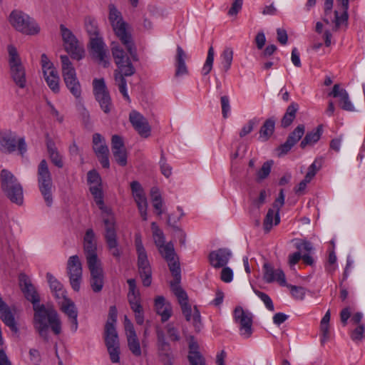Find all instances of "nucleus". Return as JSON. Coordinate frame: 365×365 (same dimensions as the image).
I'll return each instance as SVG.
<instances>
[{"mask_svg": "<svg viewBox=\"0 0 365 365\" xmlns=\"http://www.w3.org/2000/svg\"><path fill=\"white\" fill-rule=\"evenodd\" d=\"M88 182L90 184V191L94 197L95 202L101 210V218L105 230L104 238L108 249L114 257L119 259L121 251L119 249L117 240L115 217L112 210L104 205L101 178L96 170H91L88 173Z\"/></svg>", "mask_w": 365, "mask_h": 365, "instance_id": "nucleus-1", "label": "nucleus"}, {"mask_svg": "<svg viewBox=\"0 0 365 365\" xmlns=\"http://www.w3.org/2000/svg\"><path fill=\"white\" fill-rule=\"evenodd\" d=\"M34 327L39 336L48 340L49 328L56 335L61 332V321L57 312L51 306L34 305Z\"/></svg>", "mask_w": 365, "mask_h": 365, "instance_id": "nucleus-2", "label": "nucleus"}, {"mask_svg": "<svg viewBox=\"0 0 365 365\" xmlns=\"http://www.w3.org/2000/svg\"><path fill=\"white\" fill-rule=\"evenodd\" d=\"M111 46L112 55L117 66V68L113 72L115 85L118 86L123 98L130 101V99L127 91V81L125 77L133 75L135 69L130 58L118 43L113 42Z\"/></svg>", "mask_w": 365, "mask_h": 365, "instance_id": "nucleus-3", "label": "nucleus"}, {"mask_svg": "<svg viewBox=\"0 0 365 365\" xmlns=\"http://www.w3.org/2000/svg\"><path fill=\"white\" fill-rule=\"evenodd\" d=\"M108 19L116 36L125 47L131 58L134 61H137L136 47L129 30V26L123 21L121 13L112 4L109 5Z\"/></svg>", "mask_w": 365, "mask_h": 365, "instance_id": "nucleus-4", "label": "nucleus"}, {"mask_svg": "<svg viewBox=\"0 0 365 365\" xmlns=\"http://www.w3.org/2000/svg\"><path fill=\"white\" fill-rule=\"evenodd\" d=\"M174 280L170 282L171 289L178 299L182 313L186 321L191 322L197 331H200L202 324L201 322L200 313L196 307L192 308L188 302V297L186 292L180 286V273L178 278L173 277Z\"/></svg>", "mask_w": 365, "mask_h": 365, "instance_id": "nucleus-5", "label": "nucleus"}, {"mask_svg": "<svg viewBox=\"0 0 365 365\" xmlns=\"http://www.w3.org/2000/svg\"><path fill=\"white\" fill-rule=\"evenodd\" d=\"M116 319V307L111 306L109 309L108 320L105 325L104 339L110 359L113 363H118L120 361V342L115 327Z\"/></svg>", "mask_w": 365, "mask_h": 365, "instance_id": "nucleus-6", "label": "nucleus"}, {"mask_svg": "<svg viewBox=\"0 0 365 365\" xmlns=\"http://www.w3.org/2000/svg\"><path fill=\"white\" fill-rule=\"evenodd\" d=\"M1 187L6 196L14 203L23 204V187L17 178L8 170L3 169L0 174Z\"/></svg>", "mask_w": 365, "mask_h": 365, "instance_id": "nucleus-7", "label": "nucleus"}, {"mask_svg": "<svg viewBox=\"0 0 365 365\" xmlns=\"http://www.w3.org/2000/svg\"><path fill=\"white\" fill-rule=\"evenodd\" d=\"M9 21L15 30L25 35H36L40 31V26L36 21L20 10L12 11Z\"/></svg>", "mask_w": 365, "mask_h": 365, "instance_id": "nucleus-8", "label": "nucleus"}, {"mask_svg": "<svg viewBox=\"0 0 365 365\" xmlns=\"http://www.w3.org/2000/svg\"><path fill=\"white\" fill-rule=\"evenodd\" d=\"M9 66L10 76L16 86L20 88L26 86V74L24 66L15 46H8Z\"/></svg>", "mask_w": 365, "mask_h": 365, "instance_id": "nucleus-9", "label": "nucleus"}, {"mask_svg": "<svg viewBox=\"0 0 365 365\" xmlns=\"http://www.w3.org/2000/svg\"><path fill=\"white\" fill-rule=\"evenodd\" d=\"M63 81L71 93L76 98L81 96V86L77 78L76 69L69 58L66 55L60 56Z\"/></svg>", "mask_w": 365, "mask_h": 365, "instance_id": "nucleus-10", "label": "nucleus"}, {"mask_svg": "<svg viewBox=\"0 0 365 365\" xmlns=\"http://www.w3.org/2000/svg\"><path fill=\"white\" fill-rule=\"evenodd\" d=\"M37 180L39 190L46 205L50 207L53 203V182L51 175L46 160H42L37 170Z\"/></svg>", "mask_w": 365, "mask_h": 365, "instance_id": "nucleus-11", "label": "nucleus"}, {"mask_svg": "<svg viewBox=\"0 0 365 365\" xmlns=\"http://www.w3.org/2000/svg\"><path fill=\"white\" fill-rule=\"evenodd\" d=\"M334 0H325L324 2V21L327 24L330 21L334 24V30L336 31L341 26L346 25L348 21V9H349V0H337L339 4V8L334 11V16L333 19L331 17V9L333 6Z\"/></svg>", "mask_w": 365, "mask_h": 365, "instance_id": "nucleus-12", "label": "nucleus"}, {"mask_svg": "<svg viewBox=\"0 0 365 365\" xmlns=\"http://www.w3.org/2000/svg\"><path fill=\"white\" fill-rule=\"evenodd\" d=\"M129 290L128 300L131 309L135 314V319L138 324L142 325L144 323L143 309L140 304V294L137 288L136 282L134 279L127 280Z\"/></svg>", "mask_w": 365, "mask_h": 365, "instance_id": "nucleus-13", "label": "nucleus"}, {"mask_svg": "<svg viewBox=\"0 0 365 365\" xmlns=\"http://www.w3.org/2000/svg\"><path fill=\"white\" fill-rule=\"evenodd\" d=\"M60 30L63 41L65 50L76 60L81 59L84 56V49L71 31L64 25H60Z\"/></svg>", "mask_w": 365, "mask_h": 365, "instance_id": "nucleus-14", "label": "nucleus"}, {"mask_svg": "<svg viewBox=\"0 0 365 365\" xmlns=\"http://www.w3.org/2000/svg\"><path fill=\"white\" fill-rule=\"evenodd\" d=\"M93 91L96 100L105 113H108L112 109L111 98L103 78H95L93 81Z\"/></svg>", "mask_w": 365, "mask_h": 365, "instance_id": "nucleus-15", "label": "nucleus"}, {"mask_svg": "<svg viewBox=\"0 0 365 365\" xmlns=\"http://www.w3.org/2000/svg\"><path fill=\"white\" fill-rule=\"evenodd\" d=\"M233 318L239 325L240 335L245 339L250 338L252 334V314L242 307H237L233 312Z\"/></svg>", "mask_w": 365, "mask_h": 365, "instance_id": "nucleus-16", "label": "nucleus"}, {"mask_svg": "<svg viewBox=\"0 0 365 365\" xmlns=\"http://www.w3.org/2000/svg\"><path fill=\"white\" fill-rule=\"evenodd\" d=\"M67 273L72 289L78 292L83 277L82 264L77 255L71 256L67 262Z\"/></svg>", "mask_w": 365, "mask_h": 365, "instance_id": "nucleus-17", "label": "nucleus"}, {"mask_svg": "<svg viewBox=\"0 0 365 365\" xmlns=\"http://www.w3.org/2000/svg\"><path fill=\"white\" fill-rule=\"evenodd\" d=\"M158 249L163 257L167 261L173 276L178 278L180 273V263L176 257L173 244L168 242Z\"/></svg>", "mask_w": 365, "mask_h": 365, "instance_id": "nucleus-18", "label": "nucleus"}, {"mask_svg": "<svg viewBox=\"0 0 365 365\" xmlns=\"http://www.w3.org/2000/svg\"><path fill=\"white\" fill-rule=\"evenodd\" d=\"M91 273L90 285L94 292H100L104 284V272L101 261L87 263Z\"/></svg>", "mask_w": 365, "mask_h": 365, "instance_id": "nucleus-19", "label": "nucleus"}, {"mask_svg": "<svg viewBox=\"0 0 365 365\" xmlns=\"http://www.w3.org/2000/svg\"><path fill=\"white\" fill-rule=\"evenodd\" d=\"M83 251L87 263L101 261L97 255L96 236L92 229H88L83 237Z\"/></svg>", "mask_w": 365, "mask_h": 365, "instance_id": "nucleus-20", "label": "nucleus"}, {"mask_svg": "<svg viewBox=\"0 0 365 365\" xmlns=\"http://www.w3.org/2000/svg\"><path fill=\"white\" fill-rule=\"evenodd\" d=\"M91 54L104 67L109 65L106 45L101 37H91L90 39Z\"/></svg>", "mask_w": 365, "mask_h": 365, "instance_id": "nucleus-21", "label": "nucleus"}, {"mask_svg": "<svg viewBox=\"0 0 365 365\" xmlns=\"http://www.w3.org/2000/svg\"><path fill=\"white\" fill-rule=\"evenodd\" d=\"M129 120L140 136L148 138L150 135V126L147 119L139 112L132 110L129 115Z\"/></svg>", "mask_w": 365, "mask_h": 365, "instance_id": "nucleus-22", "label": "nucleus"}, {"mask_svg": "<svg viewBox=\"0 0 365 365\" xmlns=\"http://www.w3.org/2000/svg\"><path fill=\"white\" fill-rule=\"evenodd\" d=\"M60 308L61 311L68 317L71 326V329L73 332H76L78 329V310L74 302L67 298L63 297L59 301Z\"/></svg>", "mask_w": 365, "mask_h": 365, "instance_id": "nucleus-23", "label": "nucleus"}, {"mask_svg": "<svg viewBox=\"0 0 365 365\" xmlns=\"http://www.w3.org/2000/svg\"><path fill=\"white\" fill-rule=\"evenodd\" d=\"M138 272L143 284L149 287L152 282V271L146 252L137 253Z\"/></svg>", "mask_w": 365, "mask_h": 365, "instance_id": "nucleus-24", "label": "nucleus"}, {"mask_svg": "<svg viewBox=\"0 0 365 365\" xmlns=\"http://www.w3.org/2000/svg\"><path fill=\"white\" fill-rule=\"evenodd\" d=\"M111 148L115 160L121 166L127 164V152L121 137L114 135L111 140Z\"/></svg>", "mask_w": 365, "mask_h": 365, "instance_id": "nucleus-25", "label": "nucleus"}, {"mask_svg": "<svg viewBox=\"0 0 365 365\" xmlns=\"http://www.w3.org/2000/svg\"><path fill=\"white\" fill-rule=\"evenodd\" d=\"M19 284L26 298L33 304V307L34 308V305H40L39 296L27 275H19Z\"/></svg>", "mask_w": 365, "mask_h": 365, "instance_id": "nucleus-26", "label": "nucleus"}, {"mask_svg": "<svg viewBox=\"0 0 365 365\" xmlns=\"http://www.w3.org/2000/svg\"><path fill=\"white\" fill-rule=\"evenodd\" d=\"M305 127L304 125H297L295 129L289 133L286 142L278 148L279 155L287 154L292 148L302 138L304 134Z\"/></svg>", "mask_w": 365, "mask_h": 365, "instance_id": "nucleus-27", "label": "nucleus"}, {"mask_svg": "<svg viewBox=\"0 0 365 365\" xmlns=\"http://www.w3.org/2000/svg\"><path fill=\"white\" fill-rule=\"evenodd\" d=\"M264 279L267 283L277 282L281 286L287 285L285 274L281 269H274L269 263L263 265Z\"/></svg>", "mask_w": 365, "mask_h": 365, "instance_id": "nucleus-28", "label": "nucleus"}, {"mask_svg": "<svg viewBox=\"0 0 365 365\" xmlns=\"http://www.w3.org/2000/svg\"><path fill=\"white\" fill-rule=\"evenodd\" d=\"M232 255V252L227 248H220L210 253L209 259L211 265L215 268L225 266Z\"/></svg>", "mask_w": 365, "mask_h": 365, "instance_id": "nucleus-29", "label": "nucleus"}, {"mask_svg": "<svg viewBox=\"0 0 365 365\" xmlns=\"http://www.w3.org/2000/svg\"><path fill=\"white\" fill-rule=\"evenodd\" d=\"M16 136L10 130L0 132V150L4 153H11L16 148Z\"/></svg>", "mask_w": 365, "mask_h": 365, "instance_id": "nucleus-30", "label": "nucleus"}, {"mask_svg": "<svg viewBox=\"0 0 365 365\" xmlns=\"http://www.w3.org/2000/svg\"><path fill=\"white\" fill-rule=\"evenodd\" d=\"M0 319L14 333L19 332V328L10 307L0 297Z\"/></svg>", "mask_w": 365, "mask_h": 365, "instance_id": "nucleus-31", "label": "nucleus"}, {"mask_svg": "<svg viewBox=\"0 0 365 365\" xmlns=\"http://www.w3.org/2000/svg\"><path fill=\"white\" fill-rule=\"evenodd\" d=\"M329 96L334 98H339V106L341 108L347 111H353L354 107L349 100L348 93L346 90L341 88L339 84H335Z\"/></svg>", "mask_w": 365, "mask_h": 365, "instance_id": "nucleus-32", "label": "nucleus"}, {"mask_svg": "<svg viewBox=\"0 0 365 365\" xmlns=\"http://www.w3.org/2000/svg\"><path fill=\"white\" fill-rule=\"evenodd\" d=\"M155 309L163 322L168 321L172 315L173 310L170 303L162 296L155 298Z\"/></svg>", "mask_w": 365, "mask_h": 365, "instance_id": "nucleus-33", "label": "nucleus"}, {"mask_svg": "<svg viewBox=\"0 0 365 365\" xmlns=\"http://www.w3.org/2000/svg\"><path fill=\"white\" fill-rule=\"evenodd\" d=\"M47 152L51 163L58 168H62L64 165L63 156L58 152L54 141L49 138L46 137V140Z\"/></svg>", "mask_w": 365, "mask_h": 365, "instance_id": "nucleus-34", "label": "nucleus"}, {"mask_svg": "<svg viewBox=\"0 0 365 365\" xmlns=\"http://www.w3.org/2000/svg\"><path fill=\"white\" fill-rule=\"evenodd\" d=\"M186 53L180 46H177L175 56V73L176 78L180 77L188 73V70L185 64Z\"/></svg>", "mask_w": 365, "mask_h": 365, "instance_id": "nucleus-35", "label": "nucleus"}, {"mask_svg": "<svg viewBox=\"0 0 365 365\" xmlns=\"http://www.w3.org/2000/svg\"><path fill=\"white\" fill-rule=\"evenodd\" d=\"M46 279L49 284L51 292L58 300L66 297V292L62 284L51 273L46 274Z\"/></svg>", "mask_w": 365, "mask_h": 365, "instance_id": "nucleus-36", "label": "nucleus"}, {"mask_svg": "<svg viewBox=\"0 0 365 365\" xmlns=\"http://www.w3.org/2000/svg\"><path fill=\"white\" fill-rule=\"evenodd\" d=\"M322 125H318L314 130L308 132L300 143L302 148H305L307 145H313L318 142L322 134Z\"/></svg>", "mask_w": 365, "mask_h": 365, "instance_id": "nucleus-37", "label": "nucleus"}, {"mask_svg": "<svg viewBox=\"0 0 365 365\" xmlns=\"http://www.w3.org/2000/svg\"><path fill=\"white\" fill-rule=\"evenodd\" d=\"M44 79L50 88V89L55 93L60 91L59 87V76L56 69L45 71L43 73Z\"/></svg>", "mask_w": 365, "mask_h": 365, "instance_id": "nucleus-38", "label": "nucleus"}, {"mask_svg": "<svg viewBox=\"0 0 365 365\" xmlns=\"http://www.w3.org/2000/svg\"><path fill=\"white\" fill-rule=\"evenodd\" d=\"M93 150L97 156L108 155L109 150L106 145L105 140L99 133L93 135Z\"/></svg>", "mask_w": 365, "mask_h": 365, "instance_id": "nucleus-39", "label": "nucleus"}, {"mask_svg": "<svg viewBox=\"0 0 365 365\" xmlns=\"http://www.w3.org/2000/svg\"><path fill=\"white\" fill-rule=\"evenodd\" d=\"M299 109V105L292 102L287 108L286 112L282 119L281 124L284 128L289 126L296 117V113Z\"/></svg>", "mask_w": 365, "mask_h": 365, "instance_id": "nucleus-40", "label": "nucleus"}, {"mask_svg": "<svg viewBox=\"0 0 365 365\" xmlns=\"http://www.w3.org/2000/svg\"><path fill=\"white\" fill-rule=\"evenodd\" d=\"M128 346L131 353L135 356H140L142 354L140 341L136 332L126 334Z\"/></svg>", "mask_w": 365, "mask_h": 365, "instance_id": "nucleus-41", "label": "nucleus"}, {"mask_svg": "<svg viewBox=\"0 0 365 365\" xmlns=\"http://www.w3.org/2000/svg\"><path fill=\"white\" fill-rule=\"evenodd\" d=\"M153 206L157 212V215L160 216L163 212V201L159 190L157 187H153L150 190Z\"/></svg>", "mask_w": 365, "mask_h": 365, "instance_id": "nucleus-42", "label": "nucleus"}, {"mask_svg": "<svg viewBox=\"0 0 365 365\" xmlns=\"http://www.w3.org/2000/svg\"><path fill=\"white\" fill-rule=\"evenodd\" d=\"M330 311L328 310L320 322V331L322 332V343H324L329 338Z\"/></svg>", "mask_w": 365, "mask_h": 365, "instance_id": "nucleus-43", "label": "nucleus"}, {"mask_svg": "<svg viewBox=\"0 0 365 365\" xmlns=\"http://www.w3.org/2000/svg\"><path fill=\"white\" fill-rule=\"evenodd\" d=\"M195 344L190 345V351L188 354V360L190 365H205V360L202 355L195 350Z\"/></svg>", "mask_w": 365, "mask_h": 365, "instance_id": "nucleus-44", "label": "nucleus"}, {"mask_svg": "<svg viewBox=\"0 0 365 365\" xmlns=\"http://www.w3.org/2000/svg\"><path fill=\"white\" fill-rule=\"evenodd\" d=\"M275 122L273 119H267L261 127L259 130V138L263 140H267L272 135L274 130Z\"/></svg>", "mask_w": 365, "mask_h": 365, "instance_id": "nucleus-45", "label": "nucleus"}, {"mask_svg": "<svg viewBox=\"0 0 365 365\" xmlns=\"http://www.w3.org/2000/svg\"><path fill=\"white\" fill-rule=\"evenodd\" d=\"M233 53V50L231 48H225L221 53V64L225 71H227L231 67Z\"/></svg>", "mask_w": 365, "mask_h": 365, "instance_id": "nucleus-46", "label": "nucleus"}, {"mask_svg": "<svg viewBox=\"0 0 365 365\" xmlns=\"http://www.w3.org/2000/svg\"><path fill=\"white\" fill-rule=\"evenodd\" d=\"M151 229L155 245L158 248L165 245V236L155 222H152Z\"/></svg>", "mask_w": 365, "mask_h": 365, "instance_id": "nucleus-47", "label": "nucleus"}, {"mask_svg": "<svg viewBox=\"0 0 365 365\" xmlns=\"http://www.w3.org/2000/svg\"><path fill=\"white\" fill-rule=\"evenodd\" d=\"M323 159L322 158H317L308 168V171L305 175V181L310 182L315 176L318 170L322 168Z\"/></svg>", "mask_w": 365, "mask_h": 365, "instance_id": "nucleus-48", "label": "nucleus"}, {"mask_svg": "<svg viewBox=\"0 0 365 365\" xmlns=\"http://www.w3.org/2000/svg\"><path fill=\"white\" fill-rule=\"evenodd\" d=\"M85 28L90 36V39H91V37H99L96 21L93 19L91 17H86L85 19Z\"/></svg>", "mask_w": 365, "mask_h": 365, "instance_id": "nucleus-49", "label": "nucleus"}, {"mask_svg": "<svg viewBox=\"0 0 365 365\" xmlns=\"http://www.w3.org/2000/svg\"><path fill=\"white\" fill-rule=\"evenodd\" d=\"M275 212L276 210L274 209H269L267 213L264 217L263 227L266 232H269L272 228L273 225H275Z\"/></svg>", "mask_w": 365, "mask_h": 365, "instance_id": "nucleus-50", "label": "nucleus"}, {"mask_svg": "<svg viewBox=\"0 0 365 365\" xmlns=\"http://www.w3.org/2000/svg\"><path fill=\"white\" fill-rule=\"evenodd\" d=\"M284 195L283 190H281L279 193L278 197L276 199L273 204V209L276 210L275 212V225H278L280 222L279 210L284 204Z\"/></svg>", "mask_w": 365, "mask_h": 365, "instance_id": "nucleus-51", "label": "nucleus"}, {"mask_svg": "<svg viewBox=\"0 0 365 365\" xmlns=\"http://www.w3.org/2000/svg\"><path fill=\"white\" fill-rule=\"evenodd\" d=\"M214 55L215 52L213 47L210 46L207 52V56L205 63L202 69V75L206 76L211 71L214 61Z\"/></svg>", "mask_w": 365, "mask_h": 365, "instance_id": "nucleus-52", "label": "nucleus"}, {"mask_svg": "<svg viewBox=\"0 0 365 365\" xmlns=\"http://www.w3.org/2000/svg\"><path fill=\"white\" fill-rule=\"evenodd\" d=\"M130 188L132 190V194L134 200H139L140 199L146 197L145 192L141 185L138 181H133L130 183Z\"/></svg>", "mask_w": 365, "mask_h": 365, "instance_id": "nucleus-53", "label": "nucleus"}, {"mask_svg": "<svg viewBox=\"0 0 365 365\" xmlns=\"http://www.w3.org/2000/svg\"><path fill=\"white\" fill-rule=\"evenodd\" d=\"M272 161H266L262 168L257 173V180L258 182L265 179L271 172Z\"/></svg>", "mask_w": 365, "mask_h": 365, "instance_id": "nucleus-54", "label": "nucleus"}, {"mask_svg": "<svg viewBox=\"0 0 365 365\" xmlns=\"http://www.w3.org/2000/svg\"><path fill=\"white\" fill-rule=\"evenodd\" d=\"M137 204V207L139 211V213L143 219V220L146 221L148 220V201L147 198H143L140 200H135Z\"/></svg>", "mask_w": 365, "mask_h": 365, "instance_id": "nucleus-55", "label": "nucleus"}, {"mask_svg": "<svg viewBox=\"0 0 365 365\" xmlns=\"http://www.w3.org/2000/svg\"><path fill=\"white\" fill-rule=\"evenodd\" d=\"M284 287H287L288 288H289L291 294L296 299L302 300L304 299L305 296L304 288L302 287H297L295 285L288 284L287 283V285H285Z\"/></svg>", "mask_w": 365, "mask_h": 365, "instance_id": "nucleus-56", "label": "nucleus"}, {"mask_svg": "<svg viewBox=\"0 0 365 365\" xmlns=\"http://www.w3.org/2000/svg\"><path fill=\"white\" fill-rule=\"evenodd\" d=\"M255 293L264 302L267 309L272 312L274 310V307L272 300L266 293H264L258 290H255Z\"/></svg>", "mask_w": 365, "mask_h": 365, "instance_id": "nucleus-57", "label": "nucleus"}, {"mask_svg": "<svg viewBox=\"0 0 365 365\" xmlns=\"http://www.w3.org/2000/svg\"><path fill=\"white\" fill-rule=\"evenodd\" d=\"M336 256L334 249H332L331 250L329 251V253L328 262L326 265V270L329 273L334 272L336 268Z\"/></svg>", "mask_w": 365, "mask_h": 365, "instance_id": "nucleus-58", "label": "nucleus"}, {"mask_svg": "<svg viewBox=\"0 0 365 365\" xmlns=\"http://www.w3.org/2000/svg\"><path fill=\"white\" fill-rule=\"evenodd\" d=\"M160 166L162 174L166 178H169L172 174V168L171 167L166 163V159L165 158L164 153L161 152V157L160 160Z\"/></svg>", "mask_w": 365, "mask_h": 365, "instance_id": "nucleus-59", "label": "nucleus"}, {"mask_svg": "<svg viewBox=\"0 0 365 365\" xmlns=\"http://www.w3.org/2000/svg\"><path fill=\"white\" fill-rule=\"evenodd\" d=\"M257 121L256 119L250 120L242 128L239 135L241 138H243L250 133L253 129L255 125L257 124Z\"/></svg>", "mask_w": 365, "mask_h": 365, "instance_id": "nucleus-60", "label": "nucleus"}, {"mask_svg": "<svg viewBox=\"0 0 365 365\" xmlns=\"http://www.w3.org/2000/svg\"><path fill=\"white\" fill-rule=\"evenodd\" d=\"M365 327L363 324L359 325L351 334V338L354 341H360L364 336Z\"/></svg>", "mask_w": 365, "mask_h": 365, "instance_id": "nucleus-61", "label": "nucleus"}, {"mask_svg": "<svg viewBox=\"0 0 365 365\" xmlns=\"http://www.w3.org/2000/svg\"><path fill=\"white\" fill-rule=\"evenodd\" d=\"M222 106V113L225 118H227L228 113L230 110V99L227 96H223L220 98Z\"/></svg>", "mask_w": 365, "mask_h": 365, "instance_id": "nucleus-62", "label": "nucleus"}, {"mask_svg": "<svg viewBox=\"0 0 365 365\" xmlns=\"http://www.w3.org/2000/svg\"><path fill=\"white\" fill-rule=\"evenodd\" d=\"M243 0H233L232 6L229 9L227 14L229 16H236L242 9Z\"/></svg>", "mask_w": 365, "mask_h": 365, "instance_id": "nucleus-63", "label": "nucleus"}, {"mask_svg": "<svg viewBox=\"0 0 365 365\" xmlns=\"http://www.w3.org/2000/svg\"><path fill=\"white\" fill-rule=\"evenodd\" d=\"M41 63L42 66V71L43 73H45V71H51L53 69H56L53 66V64L50 61L48 58L46 54H42L41 57Z\"/></svg>", "mask_w": 365, "mask_h": 365, "instance_id": "nucleus-64", "label": "nucleus"}]
</instances>
